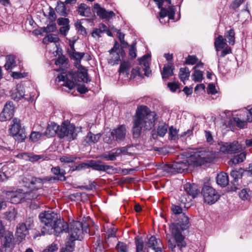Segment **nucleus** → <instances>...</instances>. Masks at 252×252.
I'll use <instances>...</instances> for the list:
<instances>
[{"label":"nucleus","instance_id":"nucleus-48","mask_svg":"<svg viewBox=\"0 0 252 252\" xmlns=\"http://www.w3.org/2000/svg\"><path fill=\"white\" fill-rule=\"evenodd\" d=\"M169 137L172 140H176L179 138L180 135L178 134V131L173 126H171L169 130Z\"/></svg>","mask_w":252,"mask_h":252},{"label":"nucleus","instance_id":"nucleus-44","mask_svg":"<svg viewBox=\"0 0 252 252\" xmlns=\"http://www.w3.org/2000/svg\"><path fill=\"white\" fill-rule=\"evenodd\" d=\"M68 53L70 58L74 59L77 62L80 63L81 60L85 56V53L75 51H69Z\"/></svg>","mask_w":252,"mask_h":252},{"label":"nucleus","instance_id":"nucleus-15","mask_svg":"<svg viewBox=\"0 0 252 252\" xmlns=\"http://www.w3.org/2000/svg\"><path fill=\"white\" fill-rule=\"evenodd\" d=\"M29 230L26 224L23 222L19 223L17 225L16 231L17 240L21 242L25 240L26 237L29 234Z\"/></svg>","mask_w":252,"mask_h":252},{"label":"nucleus","instance_id":"nucleus-58","mask_svg":"<svg viewBox=\"0 0 252 252\" xmlns=\"http://www.w3.org/2000/svg\"><path fill=\"white\" fill-rule=\"evenodd\" d=\"M89 167H90L89 162L88 163L82 162L81 164H79L78 165H76L75 166V168L72 169V171H75V170L80 171V170L85 169H86L87 168H89Z\"/></svg>","mask_w":252,"mask_h":252},{"label":"nucleus","instance_id":"nucleus-20","mask_svg":"<svg viewBox=\"0 0 252 252\" xmlns=\"http://www.w3.org/2000/svg\"><path fill=\"white\" fill-rule=\"evenodd\" d=\"M184 191L192 197H195L199 192L197 186L194 184L187 183L184 186Z\"/></svg>","mask_w":252,"mask_h":252},{"label":"nucleus","instance_id":"nucleus-10","mask_svg":"<svg viewBox=\"0 0 252 252\" xmlns=\"http://www.w3.org/2000/svg\"><path fill=\"white\" fill-rule=\"evenodd\" d=\"M205 202L208 204L215 203L219 198L220 195L212 187L205 185L202 190Z\"/></svg>","mask_w":252,"mask_h":252},{"label":"nucleus","instance_id":"nucleus-46","mask_svg":"<svg viewBox=\"0 0 252 252\" xmlns=\"http://www.w3.org/2000/svg\"><path fill=\"white\" fill-rule=\"evenodd\" d=\"M191 77L192 80L196 82H200L203 79V72L199 70L194 69V73Z\"/></svg>","mask_w":252,"mask_h":252},{"label":"nucleus","instance_id":"nucleus-45","mask_svg":"<svg viewBox=\"0 0 252 252\" xmlns=\"http://www.w3.org/2000/svg\"><path fill=\"white\" fill-rule=\"evenodd\" d=\"M168 248L172 252H182V249L185 248V246H181L173 244L170 240L168 241Z\"/></svg>","mask_w":252,"mask_h":252},{"label":"nucleus","instance_id":"nucleus-25","mask_svg":"<svg viewBox=\"0 0 252 252\" xmlns=\"http://www.w3.org/2000/svg\"><path fill=\"white\" fill-rule=\"evenodd\" d=\"M4 241L3 246L5 248H12L14 246V236L12 232H6L4 235Z\"/></svg>","mask_w":252,"mask_h":252},{"label":"nucleus","instance_id":"nucleus-33","mask_svg":"<svg viewBox=\"0 0 252 252\" xmlns=\"http://www.w3.org/2000/svg\"><path fill=\"white\" fill-rule=\"evenodd\" d=\"M119 47V45L117 42H116L113 47L109 51L110 54L111 55L114 54V56H116L115 59H113L112 57L110 59V60L112 62H114L116 64H118L120 60L119 54L116 51Z\"/></svg>","mask_w":252,"mask_h":252},{"label":"nucleus","instance_id":"nucleus-38","mask_svg":"<svg viewBox=\"0 0 252 252\" xmlns=\"http://www.w3.org/2000/svg\"><path fill=\"white\" fill-rule=\"evenodd\" d=\"M15 66V62L14 56L9 55L6 57V62L4 65L6 70L11 69Z\"/></svg>","mask_w":252,"mask_h":252},{"label":"nucleus","instance_id":"nucleus-60","mask_svg":"<svg viewBox=\"0 0 252 252\" xmlns=\"http://www.w3.org/2000/svg\"><path fill=\"white\" fill-rule=\"evenodd\" d=\"M56 30L57 28L56 24L52 23L48 25L46 28H45L44 31L46 32H51L56 31Z\"/></svg>","mask_w":252,"mask_h":252},{"label":"nucleus","instance_id":"nucleus-59","mask_svg":"<svg viewBox=\"0 0 252 252\" xmlns=\"http://www.w3.org/2000/svg\"><path fill=\"white\" fill-rule=\"evenodd\" d=\"M197 61V59L194 56H188L186 60L185 63L187 64H194Z\"/></svg>","mask_w":252,"mask_h":252},{"label":"nucleus","instance_id":"nucleus-57","mask_svg":"<svg viewBox=\"0 0 252 252\" xmlns=\"http://www.w3.org/2000/svg\"><path fill=\"white\" fill-rule=\"evenodd\" d=\"M116 250L120 252H126L127 251V245L123 242H119L116 247Z\"/></svg>","mask_w":252,"mask_h":252},{"label":"nucleus","instance_id":"nucleus-22","mask_svg":"<svg viewBox=\"0 0 252 252\" xmlns=\"http://www.w3.org/2000/svg\"><path fill=\"white\" fill-rule=\"evenodd\" d=\"M150 55H146L144 56L141 59L139 60V63L141 65H143L144 71V74L145 76L148 77L151 74V70H150Z\"/></svg>","mask_w":252,"mask_h":252},{"label":"nucleus","instance_id":"nucleus-17","mask_svg":"<svg viewBox=\"0 0 252 252\" xmlns=\"http://www.w3.org/2000/svg\"><path fill=\"white\" fill-rule=\"evenodd\" d=\"M148 247L152 248L155 252H161L163 248L161 240L156 238L155 236H152L146 243Z\"/></svg>","mask_w":252,"mask_h":252},{"label":"nucleus","instance_id":"nucleus-18","mask_svg":"<svg viewBox=\"0 0 252 252\" xmlns=\"http://www.w3.org/2000/svg\"><path fill=\"white\" fill-rule=\"evenodd\" d=\"M10 95L12 99L18 101L25 95L24 88L23 85L18 84L15 87L12 89L10 91Z\"/></svg>","mask_w":252,"mask_h":252},{"label":"nucleus","instance_id":"nucleus-21","mask_svg":"<svg viewBox=\"0 0 252 252\" xmlns=\"http://www.w3.org/2000/svg\"><path fill=\"white\" fill-rule=\"evenodd\" d=\"M248 112V111H245L240 114L239 116L237 115L233 118V121L236 123L237 126L240 128H243L246 125L247 122H249L247 119L246 114L245 112Z\"/></svg>","mask_w":252,"mask_h":252},{"label":"nucleus","instance_id":"nucleus-62","mask_svg":"<svg viewBox=\"0 0 252 252\" xmlns=\"http://www.w3.org/2000/svg\"><path fill=\"white\" fill-rule=\"evenodd\" d=\"M109 153L111 157L110 158L111 159V161L115 160L116 159V157L120 155V154L117 149H114L111 151H110Z\"/></svg>","mask_w":252,"mask_h":252},{"label":"nucleus","instance_id":"nucleus-5","mask_svg":"<svg viewBox=\"0 0 252 252\" xmlns=\"http://www.w3.org/2000/svg\"><path fill=\"white\" fill-rule=\"evenodd\" d=\"M51 172L54 175H57V176H46L43 178H40L28 175L27 178H24V181L26 184H30L31 185L35 184L37 189H42L43 184L46 182H51L54 180H65L66 178L64 176L65 174V171L63 169L61 170L59 166L52 168Z\"/></svg>","mask_w":252,"mask_h":252},{"label":"nucleus","instance_id":"nucleus-49","mask_svg":"<svg viewBox=\"0 0 252 252\" xmlns=\"http://www.w3.org/2000/svg\"><path fill=\"white\" fill-rule=\"evenodd\" d=\"M94 8L97 15L102 19L106 11V9L101 7L98 3L94 4Z\"/></svg>","mask_w":252,"mask_h":252},{"label":"nucleus","instance_id":"nucleus-55","mask_svg":"<svg viewBox=\"0 0 252 252\" xmlns=\"http://www.w3.org/2000/svg\"><path fill=\"white\" fill-rule=\"evenodd\" d=\"M136 42L133 41V43L130 46L129 49V55L132 59H134L136 57Z\"/></svg>","mask_w":252,"mask_h":252},{"label":"nucleus","instance_id":"nucleus-14","mask_svg":"<svg viewBox=\"0 0 252 252\" xmlns=\"http://www.w3.org/2000/svg\"><path fill=\"white\" fill-rule=\"evenodd\" d=\"M100 163V161L91 160L89 161L90 167L92 168L93 169L95 170L105 171L108 173H110L109 170H112L113 172L116 170V168L112 166L101 164Z\"/></svg>","mask_w":252,"mask_h":252},{"label":"nucleus","instance_id":"nucleus-6","mask_svg":"<svg viewBox=\"0 0 252 252\" xmlns=\"http://www.w3.org/2000/svg\"><path fill=\"white\" fill-rule=\"evenodd\" d=\"M58 218L57 214L51 210L45 211L39 215L40 222L42 226L41 234L37 236L52 234V226Z\"/></svg>","mask_w":252,"mask_h":252},{"label":"nucleus","instance_id":"nucleus-13","mask_svg":"<svg viewBox=\"0 0 252 252\" xmlns=\"http://www.w3.org/2000/svg\"><path fill=\"white\" fill-rule=\"evenodd\" d=\"M126 133V129L125 126L121 125L117 128L114 129L111 132V135L113 139L118 142L124 140Z\"/></svg>","mask_w":252,"mask_h":252},{"label":"nucleus","instance_id":"nucleus-42","mask_svg":"<svg viewBox=\"0 0 252 252\" xmlns=\"http://www.w3.org/2000/svg\"><path fill=\"white\" fill-rule=\"evenodd\" d=\"M136 252H143L144 242L142 238L138 236L135 237Z\"/></svg>","mask_w":252,"mask_h":252},{"label":"nucleus","instance_id":"nucleus-7","mask_svg":"<svg viewBox=\"0 0 252 252\" xmlns=\"http://www.w3.org/2000/svg\"><path fill=\"white\" fill-rule=\"evenodd\" d=\"M88 224L84 223V225L78 221H74L70 224V230L69 231V239L71 242L75 240H81L83 238L84 232L87 233Z\"/></svg>","mask_w":252,"mask_h":252},{"label":"nucleus","instance_id":"nucleus-63","mask_svg":"<svg viewBox=\"0 0 252 252\" xmlns=\"http://www.w3.org/2000/svg\"><path fill=\"white\" fill-rule=\"evenodd\" d=\"M69 21L67 18H59L57 20V23L59 25H63L65 26L66 25H69Z\"/></svg>","mask_w":252,"mask_h":252},{"label":"nucleus","instance_id":"nucleus-11","mask_svg":"<svg viewBox=\"0 0 252 252\" xmlns=\"http://www.w3.org/2000/svg\"><path fill=\"white\" fill-rule=\"evenodd\" d=\"M219 145L220 151L225 154L239 153L242 150L241 146L237 141L232 142H220L219 143Z\"/></svg>","mask_w":252,"mask_h":252},{"label":"nucleus","instance_id":"nucleus-35","mask_svg":"<svg viewBox=\"0 0 252 252\" xmlns=\"http://www.w3.org/2000/svg\"><path fill=\"white\" fill-rule=\"evenodd\" d=\"M100 137L101 134L100 133L94 134L91 132H89L86 135L85 140L88 143H95L98 141Z\"/></svg>","mask_w":252,"mask_h":252},{"label":"nucleus","instance_id":"nucleus-53","mask_svg":"<svg viewBox=\"0 0 252 252\" xmlns=\"http://www.w3.org/2000/svg\"><path fill=\"white\" fill-rule=\"evenodd\" d=\"M25 156H28L29 159L31 162H34L38 161L39 159H44V156L43 155H34V154H30L27 155L26 154H25Z\"/></svg>","mask_w":252,"mask_h":252},{"label":"nucleus","instance_id":"nucleus-51","mask_svg":"<svg viewBox=\"0 0 252 252\" xmlns=\"http://www.w3.org/2000/svg\"><path fill=\"white\" fill-rule=\"evenodd\" d=\"M43 135H44V133L33 131L31 133L30 138L32 141L36 142L39 140Z\"/></svg>","mask_w":252,"mask_h":252},{"label":"nucleus","instance_id":"nucleus-16","mask_svg":"<svg viewBox=\"0 0 252 252\" xmlns=\"http://www.w3.org/2000/svg\"><path fill=\"white\" fill-rule=\"evenodd\" d=\"M170 230L172 234L174 237L177 245L186 247V243L184 240V237L182 235L178 226L172 224L170 226Z\"/></svg>","mask_w":252,"mask_h":252},{"label":"nucleus","instance_id":"nucleus-9","mask_svg":"<svg viewBox=\"0 0 252 252\" xmlns=\"http://www.w3.org/2000/svg\"><path fill=\"white\" fill-rule=\"evenodd\" d=\"M10 134L14 137L15 140L18 142H24L27 137L25 129L22 127L20 120L14 118L12 120V124L9 128Z\"/></svg>","mask_w":252,"mask_h":252},{"label":"nucleus","instance_id":"nucleus-12","mask_svg":"<svg viewBox=\"0 0 252 252\" xmlns=\"http://www.w3.org/2000/svg\"><path fill=\"white\" fill-rule=\"evenodd\" d=\"M52 234L58 236L61 233L68 231V224L63 220L58 218L52 226Z\"/></svg>","mask_w":252,"mask_h":252},{"label":"nucleus","instance_id":"nucleus-29","mask_svg":"<svg viewBox=\"0 0 252 252\" xmlns=\"http://www.w3.org/2000/svg\"><path fill=\"white\" fill-rule=\"evenodd\" d=\"M176 225L180 226L182 230H186L189 227V219L184 214H183L179 219L178 222Z\"/></svg>","mask_w":252,"mask_h":252},{"label":"nucleus","instance_id":"nucleus-52","mask_svg":"<svg viewBox=\"0 0 252 252\" xmlns=\"http://www.w3.org/2000/svg\"><path fill=\"white\" fill-rule=\"evenodd\" d=\"M59 40V39L56 35L50 34L47 35L43 38V42L44 43H45L46 41L57 43Z\"/></svg>","mask_w":252,"mask_h":252},{"label":"nucleus","instance_id":"nucleus-43","mask_svg":"<svg viewBox=\"0 0 252 252\" xmlns=\"http://www.w3.org/2000/svg\"><path fill=\"white\" fill-rule=\"evenodd\" d=\"M78 158L76 157L67 155L61 157L60 160L62 162L68 164L75 162Z\"/></svg>","mask_w":252,"mask_h":252},{"label":"nucleus","instance_id":"nucleus-47","mask_svg":"<svg viewBox=\"0 0 252 252\" xmlns=\"http://www.w3.org/2000/svg\"><path fill=\"white\" fill-rule=\"evenodd\" d=\"M225 36L228 39L229 44L233 45L235 43V32L233 30L231 29L225 33Z\"/></svg>","mask_w":252,"mask_h":252},{"label":"nucleus","instance_id":"nucleus-40","mask_svg":"<svg viewBox=\"0 0 252 252\" xmlns=\"http://www.w3.org/2000/svg\"><path fill=\"white\" fill-rule=\"evenodd\" d=\"M17 212L14 209H11L4 213V218L8 221L15 220L16 218Z\"/></svg>","mask_w":252,"mask_h":252},{"label":"nucleus","instance_id":"nucleus-30","mask_svg":"<svg viewBox=\"0 0 252 252\" xmlns=\"http://www.w3.org/2000/svg\"><path fill=\"white\" fill-rule=\"evenodd\" d=\"M226 45L225 39L223 38L222 35H219L218 37L216 38L214 45L217 51H219L220 49L225 48Z\"/></svg>","mask_w":252,"mask_h":252},{"label":"nucleus","instance_id":"nucleus-23","mask_svg":"<svg viewBox=\"0 0 252 252\" xmlns=\"http://www.w3.org/2000/svg\"><path fill=\"white\" fill-rule=\"evenodd\" d=\"M59 129V126L55 123H51L49 124L46 128L45 132L44 133L45 135L48 137H53L56 134H58V131Z\"/></svg>","mask_w":252,"mask_h":252},{"label":"nucleus","instance_id":"nucleus-54","mask_svg":"<svg viewBox=\"0 0 252 252\" xmlns=\"http://www.w3.org/2000/svg\"><path fill=\"white\" fill-rule=\"evenodd\" d=\"M13 116L10 115V113L4 111L3 110L0 114V121L1 122H4L10 120Z\"/></svg>","mask_w":252,"mask_h":252},{"label":"nucleus","instance_id":"nucleus-56","mask_svg":"<svg viewBox=\"0 0 252 252\" xmlns=\"http://www.w3.org/2000/svg\"><path fill=\"white\" fill-rule=\"evenodd\" d=\"M24 223L26 224L27 228H28L30 230L31 229L34 225L33 216H32L27 217Z\"/></svg>","mask_w":252,"mask_h":252},{"label":"nucleus","instance_id":"nucleus-34","mask_svg":"<svg viewBox=\"0 0 252 252\" xmlns=\"http://www.w3.org/2000/svg\"><path fill=\"white\" fill-rule=\"evenodd\" d=\"M56 10L58 13L62 16H66L68 14V10L66 9L64 3L61 1L58 2L57 6L56 7Z\"/></svg>","mask_w":252,"mask_h":252},{"label":"nucleus","instance_id":"nucleus-50","mask_svg":"<svg viewBox=\"0 0 252 252\" xmlns=\"http://www.w3.org/2000/svg\"><path fill=\"white\" fill-rule=\"evenodd\" d=\"M3 110L6 112H8L9 114L10 113V115H11L13 116H14V106L13 105L12 102H7L5 104Z\"/></svg>","mask_w":252,"mask_h":252},{"label":"nucleus","instance_id":"nucleus-4","mask_svg":"<svg viewBox=\"0 0 252 252\" xmlns=\"http://www.w3.org/2000/svg\"><path fill=\"white\" fill-rule=\"evenodd\" d=\"M29 175L24 176L21 179V182L24 186L28 188L29 190L26 191H22L19 189L15 192H8L7 195L10 196V202L13 204H18L20 203L23 199L32 200L37 198L40 196V189H37L35 184L31 185L30 184H26L24 181V179L27 178Z\"/></svg>","mask_w":252,"mask_h":252},{"label":"nucleus","instance_id":"nucleus-36","mask_svg":"<svg viewBox=\"0 0 252 252\" xmlns=\"http://www.w3.org/2000/svg\"><path fill=\"white\" fill-rule=\"evenodd\" d=\"M130 65L128 62H123L120 66L119 72L120 74H125L126 77H128Z\"/></svg>","mask_w":252,"mask_h":252},{"label":"nucleus","instance_id":"nucleus-26","mask_svg":"<svg viewBox=\"0 0 252 252\" xmlns=\"http://www.w3.org/2000/svg\"><path fill=\"white\" fill-rule=\"evenodd\" d=\"M173 63L171 62H168V63L164 65L162 71L161 72L162 78H165L171 76L173 74Z\"/></svg>","mask_w":252,"mask_h":252},{"label":"nucleus","instance_id":"nucleus-32","mask_svg":"<svg viewBox=\"0 0 252 252\" xmlns=\"http://www.w3.org/2000/svg\"><path fill=\"white\" fill-rule=\"evenodd\" d=\"M246 158V154L242 152L239 155H237L231 158L229 161L228 164L230 165H236L240 162H243Z\"/></svg>","mask_w":252,"mask_h":252},{"label":"nucleus","instance_id":"nucleus-1","mask_svg":"<svg viewBox=\"0 0 252 252\" xmlns=\"http://www.w3.org/2000/svg\"><path fill=\"white\" fill-rule=\"evenodd\" d=\"M216 157L214 152L206 149H200L193 152L189 159L174 162L169 167L170 171L182 173L187 170L189 165L201 166L212 162Z\"/></svg>","mask_w":252,"mask_h":252},{"label":"nucleus","instance_id":"nucleus-31","mask_svg":"<svg viewBox=\"0 0 252 252\" xmlns=\"http://www.w3.org/2000/svg\"><path fill=\"white\" fill-rule=\"evenodd\" d=\"M78 13L84 17H89L91 15V12L90 8L84 3H81L78 6Z\"/></svg>","mask_w":252,"mask_h":252},{"label":"nucleus","instance_id":"nucleus-8","mask_svg":"<svg viewBox=\"0 0 252 252\" xmlns=\"http://www.w3.org/2000/svg\"><path fill=\"white\" fill-rule=\"evenodd\" d=\"M79 128L68 122L62 123L58 135L60 138H64L66 140L71 141L75 139L79 132Z\"/></svg>","mask_w":252,"mask_h":252},{"label":"nucleus","instance_id":"nucleus-39","mask_svg":"<svg viewBox=\"0 0 252 252\" xmlns=\"http://www.w3.org/2000/svg\"><path fill=\"white\" fill-rule=\"evenodd\" d=\"M252 196V192L250 189H245L241 190L239 193V197L242 200H250Z\"/></svg>","mask_w":252,"mask_h":252},{"label":"nucleus","instance_id":"nucleus-28","mask_svg":"<svg viewBox=\"0 0 252 252\" xmlns=\"http://www.w3.org/2000/svg\"><path fill=\"white\" fill-rule=\"evenodd\" d=\"M179 200L181 204L184 205V207L185 208H189L191 206V199L185 191L181 194Z\"/></svg>","mask_w":252,"mask_h":252},{"label":"nucleus","instance_id":"nucleus-27","mask_svg":"<svg viewBox=\"0 0 252 252\" xmlns=\"http://www.w3.org/2000/svg\"><path fill=\"white\" fill-rule=\"evenodd\" d=\"M216 180L217 184L220 187H224L228 184V176L224 172H220L218 174Z\"/></svg>","mask_w":252,"mask_h":252},{"label":"nucleus","instance_id":"nucleus-2","mask_svg":"<svg viewBox=\"0 0 252 252\" xmlns=\"http://www.w3.org/2000/svg\"><path fill=\"white\" fill-rule=\"evenodd\" d=\"M156 113L151 112L145 106L138 107L133 117V136L137 138L141 135L142 129L150 130L155 125Z\"/></svg>","mask_w":252,"mask_h":252},{"label":"nucleus","instance_id":"nucleus-3","mask_svg":"<svg viewBox=\"0 0 252 252\" xmlns=\"http://www.w3.org/2000/svg\"><path fill=\"white\" fill-rule=\"evenodd\" d=\"M58 78L59 81L64 82V86L69 89H72L78 85L77 90L81 94H85L88 90L85 85H79L78 83L83 82L87 83L91 81L87 70L81 65H79L77 72L71 71L67 73L63 72L58 75Z\"/></svg>","mask_w":252,"mask_h":252},{"label":"nucleus","instance_id":"nucleus-64","mask_svg":"<svg viewBox=\"0 0 252 252\" xmlns=\"http://www.w3.org/2000/svg\"><path fill=\"white\" fill-rule=\"evenodd\" d=\"M58 250L57 245L53 243L49 246L47 248L44 249L42 252H54Z\"/></svg>","mask_w":252,"mask_h":252},{"label":"nucleus","instance_id":"nucleus-41","mask_svg":"<svg viewBox=\"0 0 252 252\" xmlns=\"http://www.w3.org/2000/svg\"><path fill=\"white\" fill-rule=\"evenodd\" d=\"M168 126L164 122H160L158 124L157 132L160 137H163L167 131Z\"/></svg>","mask_w":252,"mask_h":252},{"label":"nucleus","instance_id":"nucleus-19","mask_svg":"<svg viewBox=\"0 0 252 252\" xmlns=\"http://www.w3.org/2000/svg\"><path fill=\"white\" fill-rule=\"evenodd\" d=\"M230 176L233 178L231 181L232 186L231 187V189L232 191H236L239 189L238 180L242 176V169L232 170L230 173Z\"/></svg>","mask_w":252,"mask_h":252},{"label":"nucleus","instance_id":"nucleus-61","mask_svg":"<svg viewBox=\"0 0 252 252\" xmlns=\"http://www.w3.org/2000/svg\"><path fill=\"white\" fill-rule=\"evenodd\" d=\"M171 209L173 212L176 215L180 214L182 213V207L179 205H172Z\"/></svg>","mask_w":252,"mask_h":252},{"label":"nucleus","instance_id":"nucleus-24","mask_svg":"<svg viewBox=\"0 0 252 252\" xmlns=\"http://www.w3.org/2000/svg\"><path fill=\"white\" fill-rule=\"evenodd\" d=\"M159 9H160V11L159 12L160 18H163L166 16H168L169 19H174L175 15V10L172 7L169 6L167 9L161 7V8H159Z\"/></svg>","mask_w":252,"mask_h":252},{"label":"nucleus","instance_id":"nucleus-37","mask_svg":"<svg viewBox=\"0 0 252 252\" xmlns=\"http://www.w3.org/2000/svg\"><path fill=\"white\" fill-rule=\"evenodd\" d=\"M190 75V71L187 67L181 68L180 69L179 77L180 80L184 82L189 79Z\"/></svg>","mask_w":252,"mask_h":252}]
</instances>
